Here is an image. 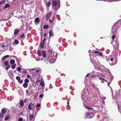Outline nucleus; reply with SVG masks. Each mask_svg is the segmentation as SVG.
<instances>
[{"label": "nucleus", "mask_w": 121, "mask_h": 121, "mask_svg": "<svg viewBox=\"0 0 121 121\" xmlns=\"http://www.w3.org/2000/svg\"><path fill=\"white\" fill-rule=\"evenodd\" d=\"M15 63V61L14 60H11L10 61V63L11 64H13Z\"/></svg>", "instance_id": "f3484780"}, {"label": "nucleus", "mask_w": 121, "mask_h": 121, "mask_svg": "<svg viewBox=\"0 0 121 121\" xmlns=\"http://www.w3.org/2000/svg\"><path fill=\"white\" fill-rule=\"evenodd\" d=\"M26 94H28V92H29L28 90H26Z\"/></svg>", "instance_id": "de8ad7c7"}, {"label": "nucleus", "mask_w": 121, "mask_h": 121, "mask_svg": "<svg viewBox=\"0 0 121 121\" xmlns=\"http://www.w3.org/2000/svg\"><path fill=\"white\" fill-rule=\"evenodd\" d=\"M33 104L32 103H30L28 105V109L29 110H31L32 109V106H33Z\"/></svg>", "instance_id": "0eeeda50"}, {"label": "nucleus", "mask_w": 121, "mask_h": 121, "mask_svg": "<svg viewBox=\"0 0 121 121\" xmlns=\"http://www.w3.org/2000/svg\"><path fill=\"white\" fill-rule=\"evenodd\" d=\"M14 43L16 44H17L19 42L18 40H16L14 41Z\"/></svg>", "instance_id": "2f4dec72"}, {"label": "nucleus", "mask_w": 121, "mask_h": 121, "mask_svg": "<svg viewBox=\"0 0 121 121\" xmlns=\"http://www.w3.org/2000/svg\"><path fill=\"white\" fill-rule=\"evenodd\" d=\"M43 60V59H42V58H41V60Z\"/></svg>", "instance_id": "774afa93"}, {"label": "nucleus", "mask_w": 121, "mask_h": 121, "mask_svg": "<svg viewBox=\"0 0 121 121\" xmlns=\"http://www.w3.org/2000/svg\"><path fill=\"white\" fill-rule=\"evenodd\" d=\"M40 71V69H37L35 70V71L37 73L39 72Z\"/></svg>", "instance_id": "bb28decb"}, {"label": "nucleus", "mask_w": 121, "mask_h": 121, "mask_svg": "<svg viewBox=\"0 0 121 121\" xmlns=\"http://www.w3.org/2000/svg\"><path fill=\"white\" fill-rule=\"evenodd\" d=\"M67 104H68V105L69 104V101H68L67 102Z\"/></svg>", "instance_id": "0e129e2a"}, {"label": "nucleus", "mask_w": 121, "mask_h": 121, "mask_svg": "<svg viewBox=\"0 0 121 121\" xmlns=\"http://www.w3.org/2000/svg\"><path fill=\"white\" fill-rule=\"evenodd\" d=\"M35 21L36 22H38L39 21V19L38 17H37L35 19Z\"/></svg>", "instance_id": "6ab92c4d"}, {"label": "nucleus", "mask_w": 121, "mask_h": 121, "mask_svg": "<svg viewBox=\"0 0 121 121\" xmlns=\"http://www.w3.org/2000/svg\"><path fill=\"white\" fill-rule=\"evenodd\" d=\"M6 110L4 108H3L1 110V112L2 113L4 114L6 113Z\"/></svg>", "instance_id": "9b49d317"}, {"label": "nucleus", "mask_w": 121, "mask_h": 121, "mask_svg": "<svg viewBox=\"0 0 121 121\" xmlns=\"http://www.w3.org/2000/svg\"><path fill=\"white\" fill-rule=\"evenodd\" d=\"M86 108L88 109H91V108H90L89 107H86Z\"/></svg>", "instance_id": "49530a36"}, {"label": "nucleus", "mask_w": 121, "mask_h": 121, "mask_svg": "<svg viewBox=\"0 0 121 121\" xmlns=\"http://www.w3.org/2000/svg\"><path fill=\"white\" fill-rule=\"evenodd\" d=\"M43 96V94H41L39 95V96L40 98H42Z\"/></svg>", "instance_id": "e433bc0d"}, {"label": "nucleus", "mask_w": 121, "mask_h": 121, "mask_svg": "<svg viewBox=\"0 0 121 121\" xmlns=\"http://www.w3.org/2000/svg\"><path fill=\"white\" fill-rule=\"evenodd\" d=\"M44 45L43 43L41 42L40 43V47L41 48L43 47Z\"/></svg>", "instance_id": "a878e982"}, {"label": "nucleus", "mask_w": 121, "mask_h": 121, "mask_svg": "<svg viewBox=\"0 0 121 121\" xmlns=\"http://www.w3.org/2000/svg\"><path fill=\"white\" fill-rule=\"evenodd\" d=\"M46 33H44L43 34L44 35H46Z\"/></svg>", "instance_id": "69168bd1"}, {"label": "nucleus", "mask_w": 121, "mask_h": 121, "mask_svg": "<svg viewBox=\"0 0 121 121\" xmlns=\"http://www.w3.org/2000/svg\"><path fill=\"white\" fill-rule=\"evenodd\" d=\"M16 79L18 81L19 83L22 84L23 83V80H21L20 77V76H17L16 77Z\"/></svg>", "instance_id": "7ed1b4c3"}, {"label": "nucleus", "mask_w": 121, "mask_h": 121, "mask_svg": "<svg viewBox=\"0 0 121 121\" xmlns=\"http://www.w3.org/2000/svg\"><path fill=\"white\" fill-rule=\"evenodd\" d=\"M38 55L39 56H41V52L39 50H38Z\"/></svg>", "instance_id": "2eb2a0df"}, {"label": "nucleus", "mask_w": 121, "mask_h": 121, "mask_svg": "<svg viewBox=\"0 0 121 121\" xmlns=\"http://www.w3.org/2000/svg\"><path fill=\"white\" fill-rule=\"evenodd\" d=\"M27 77L28 78H30L31 77V76L30 75H28L27 76Z\"/></svg>", "instance_id": "a19ab883"}, {"label": "nucleus", "mask_w": 121, "mask_h": 121, "mask_svg": "<svg viewBox=\"0 0 121 121\" xmlns=\"http://www.w3.org/2000/svg\"><path fill=\"white\" fill-rule=\"evenodd\" d=\"M5 0H3L1 1L0 2V4L2 5L4 4Z\"/></svg>", "instance_id": "4be33fe9"}, {"label": "nucleus", "mask_w": 121, "mask_h": 121, "mask_svg": "<svg viewBox=\"0 0 121 121\" xmlns=\"http://www.w3.org/2000/svg\"><path fill=\"white\" fill-rule=\"evenodd\" d=\"M51 5V3L50 2L48 1L46 4L47 6L48 7H49Z\"/></svg>", "instance_id": "dca6fc26"}, {"label": "nucleus", "mask_w": 121, "mask_h": 121, "mask_svg": "<svg viewBox=\"0 0 121 121\" xmlns=\"http://www.w3.org/2000/svg\"><path fill=\"white\" fill-rule=\"evenodd\" d=\"M115 35H113L112 36V39L113 40L115 39Z\"/></svg>", "instance_id": "58836bf2"}, {"label": "nucleus", "mask_w": 121, "mask_h": 121, "mask_svg": "<svg viewBox=\"0 0 121 121\" xmlns=\"http://www.w3.org/2000/svg\"><path fill=\"white\" fill-rule=\"evenodd\" d=\"M42 56L44 58L46 57V54L45 51H43L42 52Z\"/></svg>", "instance_id": "39448f33"}, {"label": "nucleus", "mask_w": 121, "mask_h": 121, "mask_svg": "<svg viewBox=\"0 0 121 121\" xmlns=\"http://www.w3.org/2000/svg\"><path fill=\"white\" fill-rule=\"evenodd\" d=\"M57 4V3L56 1H54L53 2V5L54 6L56 5Z\"/></svg>", "instance_id": "4468645a"}, {"label": "nucleus", "mask_w": 121, "mask_h": 121, "mask_svg": "<svg viewBox=\"0 0 121 121\" xmlns=\"http://www.w3.org/2000/svg\"><path fill=\"white\" fill-rule=\"evenodd\" d=\"M23 118L22 117H21L19 118L18 120V121H22L23 120Z\"/></svg>", "instance_id": "72a5a7b5"}, {"label": "nucleus", "mask_w": 121, "mask_h": 121, "mask_svg": "<svg viewBox=\"0 0 121 121\" xmlns=\"http://www.w3.org/2000/svg\"><path fill=\"white\" fill-rule=\"evenodd\" d=\"M19 32V30L18 29H15L14 30V34L15 35H17Z\"/></svg>", "instance_id": "6e6552de"}, {"label": "nucleus", "mask_w": 121, "mask_h": 121, "mask_svg": "<svg viewBox=\"0 0 121 121\" xmlns=\"http://www.w3.org/2000/svg\"><path fill=\"white\" fill-rule=\"evenodd\" d=\"M95 76L94 75H92L91 76V78H93L94 77V76Z\"/></svg>", "instance_id": "13d9d810"}, {"label": "nucleus", "mask_w": 121, "mask_h": 121, "mask_svg": "<svg viewBox=\"0 0 121 121\" xmlns=\"http://www.w3.org/2000/svg\"><path fill=\"white\" fill-rule=\"evenodd\" d=\"M45 38H44L43 39V42H44V41H45Z\"/></svg>", "instance_id": "4d7b16f0"}, {"label": "nucleus", "mask_w": 121, "mask_h": 121, "mask_svg": "<svg viewBox=\"0 0 121 121\" xmlns=\"http://www.w3.org/2000/svg\"><path fill=\"white\" fill-rule=\"evenodd\" d=\"M99 52H98V51H95L94 52V53H99Z\"/></svg>", "instance_id": "864d4df0"}, {"label": "nucleus", "mask_w": 121, "mask_h": 121, "mask_svg": "<svg viewBox=\"0 0 121 121\" xmlns=\"http://www.w3.org/2000/svg\"><path fill=\"white\" fill-rule=\"evenodd\" d=\"M69 99L68 98H67L66 99V100H67L68 101ZM69 100L70 99V98H69Z\"/></svg>", "instance_id": "052dcab7"}, {"label": "nucleus", "mask_w": 121, "mask_h": 121, "mask_svg": "<svg viewBox=\"0 0 121 121\" xmlns=\"http://www.w3.org/2000/svg\"><path fill=\"white\" fill-rule=\"evenodd\" d=\"M104 121H107V119L106 118H105L104 120Z\"/></svg>", "instance_id": "8fccbe9b"}, {"label": "nucleus", "mask_w": 121, "mask_h": 121, "mask_svg": "<svg viewBox=\"0 0 121 121\" xmlns=\"http://www.w3.org/2000/svg\"><path fill=\"white\" fill-rule=\"evenodd\" d=\"M29 120L30 121H34L35 117L34 114L29 115Z\"/></svg>", "instance_id": "20e7f679"}, {"label": "nucleus", "mask_w": 121, "mask_h": 121, "mask_svg": "<svg viewBox=\"0 0 121 121\" xmlns=\"http://www.w3.org/2000/svg\"><path fill=\"white\" fill-rule=\"evenodd\" d=\"M40 104H38L36 105V107H40Z\"/></svg>", "instance_id": "4c0bfd02"}, {"label": "nucleus", "mask_w": 121, "mask_h": 121, "mask_svg": "<svg viewBox=\"0 0 121 121\" xmlns=\"http://www.w3.org/2000/svg\"><path fill=\"white\" fill-rule=\"evenodd\" d=\"M99 53L98 54L99 55H100V56H102V54L101 53L99 52V53Z\"/></svg>", "instance_id": "ea45409f"}, {"label": "nucleus", "mask_w": 121, "mask_h": 121, "mask_svg": "<svg viewBox=\"0 0 121 121\" xmlns=\"http://www.w3.org/2000/svg\"><path fill=\"white\" fill-rule=\"evenodd\" d=\"M50 14L49 13H47L46 15V17L47 18H49L50 17Z\"/></svg>", "instance_id": "aec40b11"}, {"label": "nucleus", "mask_w": 121, "mask_h": 121, "mask_svg": "<svg viewBox=\"0 0 121 121\" xmlns=\"http://www.w3.org/2000/svg\"><path fill=\"white\" fill-rule=\"evenodd\" d=\"M91 62L95 65L99 63L98 60L96 57L95 56H92L91 58Z\"/></svg>", "instance_id": "f257e3e1"}, {"label": "nucleus", "mask_w": 121, "mask_h": 121, "mask_svg": "<svg viewBox=\"0 0 121 121\" xmlns=\"http://www.w3.org/2000/svg\"><path fill=\"white\" fill-rule=\"evenodd\" d=\"M57 56V54H56V55L55 56V58L56 59Z\"/></svg>", "instance_id": "09e8293b"}, {"label": "nucleus", "mask_w": 121, "mask_h": 121, "mask_svg": "<svg viewBox=\"0 0 121 121\" xmlns=\"http://www.w3.org/2000/svg\"><path fill=\"white\" fill-rule=\"evenodd\" d=\"M27 100L26 99H25L24 100V102H25L26 103L27 102Z\"/></svg>", "instance_id": "37998d69"}, {"label": "nucleus", "mask_w": 121, "mask_h": 121, "mask_svg": "<svg viewBox=\"0 0 121 121\" xmlns=\"http://www.w3.org/2000/svg\"><path fill=\"white\" fill-rule=\"evenodd\" d=\"M9 56V55H7L5 56L3 58V60H4L6 58H7Z\"/></svg>", "instance_id": "cd10ccee"}, {"label": "nucleus", "mask_w": 121, "mask_h": 121, "mask_svg": "<svg viewBox=\"0 0 121 121\" xmlns=\"http://www.w3.org/2000/svg\"><path fill=\"white\" fill-rule=\"evenodd\" d=\"M10 65H9L7 66V67L6 68V69L7 70L9 69V68H10Z\"/></svg>", "instance_id": "c9c22d12"}, {"label": "nucleus", "mask_w": 121, "mask_h": 121, "mask_svg": "<svg viewBox=\"0 0 121 121\" xmlns=\"http://www.w3.org/2000/svg\"><path fill=\"white\" fill-rule=\"evenodd\" d=\"M41 81H43V80L42 78V77H41Z\"/></svg>", "instance_id": "603ef678"}, {"label": "nucleus", "mask_w": 121, "mask_h": 121, "mask_svg": "<svg viewBox=\"0 0 121 121\" xmlns=\"http://www.w3.org/2000/svg\"><path fill=\"white\" fill-rule=\"evenodd\" d=\"M115 28V26H113L112 27V32L113 33V34H114V31H115V30H114V29Z\"/></svg>", "instance_id": "c85d7f7f"}, {"label": "nucleus", "mask_w": 121, "mask_h": 121, "mask_svg": "<svg viewBox=\"0 0 121 121\" xmlns=\"http://www.w3.org/2000/svg\"><path fill=\"white\" fill-rule=\"evenodd\" d=\"M4 64L6 66H7L9 64L8 62L7 61L5 62L4 63Z\"/></svg>", "instance_id": "473e14b6"}, {"label": "nucleus", "mask_w": 121, "mask_h": 121, "mask_svg": "<svg viewBox=\"0 0 121 121\" xmlns=\"http://www.w3.org/2000/svg\"><path fill=\"white\" fill-rule=\"evenodd\" d=\"M54 16H53V18H52L53 21V19H54Z\"/></svg>", "instance_id": "338daca9"}, {"label": "nucleus", "mask_w": 121, "mask_h": 121, "mask_svg": "<svg viewBox=\"0 0 121 121\" xmlns=\"http://www.w3.org/2000/svg\"><path fill=\"white\" fill-rule=\"evenodd\" d=\"M87 117L91 118L94 116V114L93 113H90L89 112H87L86 114Z\"/></svg>", "instance_id": "f03ea898"}, {"label": "nucleus", "mask_w": 121, "mask_h": 121, "mask_svg": "<svg viewBox=\"0 0 121 121\" xmlns=\"http://www.w3.org/2000/svg\"><path fill=\"white\" fill-rule=\"evenodd\" d=\"M24 82L26 83L27 82L28 83L29 82V80L27 79H26L24 80Z\"/></svg>", "instance_id": "7c9ffc66"}, {"label": "nucleus", "mask_w": 121, "mask_h": 121, "mask_svg": "<svg viewBox=\"0 0 121 121\" xmlns=\"http://www.w3.org/2000/svg\"><path fill=\"white\" fill-rule=\"evenodd\" d=\"M20 114L22 115H23L24 114L23 111H22L21 112Z\"/></svg>", "instance_id": "a18cd8bd"}, {"label": "nucleus", "mask_w": 121, "mask_h": 121, "mask_svg": "<svg viewBox=\"0 0 121 121\" xmlns=\"http://www.w3.org/2000/svg\"><path fill=\"white\" fill-rule=\"evenodd\" d=\"M3 115L2 114L0 113V117H3Z\"/></svg>", "instance_id": "79ce46f5"}, {"label": "nucleus", "mask_w": 121, "mask_h": 121, "mask_svg": "<svg viewBox=\"0 0 121 121\" xmlns=\"http://www.w3.org/2000/svg\"><path fill=\"white\" fill-rule=\"evenodd\" d=\"M10 7V6L9 4H5V6L4 7V8L5 9L7 8H9Z\"/></svg>", "instance_id": "f8f14e48"}, {"label": "nucleus", "mask_w": 121, "mask_h": 121, "mask_svg": "<svg viewBox=\"0 0 121 121\" xmlns=\"http://www.w3.org/2000/svg\"><path fill=\"white\" fill-rule=\"evenodd\" d=\"M107 60L110 63L112 62H113V58L110 57H108L107 59Z\"/></svg>", "instance_id": "423d86ee"}, {"label": "nucleus", "mask_w": 121, "mask_h": 121, "mask_svg": "<svg viewBox=\"0 0 121 121\" xmlns=\"http://www.w3.org/2000/svg\"><path fill=\"white\" fill-rule=\"evenodd\" d=\"M49 36H51L52 35L53 33V31L52 30H50L49 32Z\"/></svg>", "instance_id": "9d476101"}, {"label": "nucleus", "mask_w": 121, "mask_h": 121, "mask_svg": "<svg viewBox=\"0 0 121 121\" xmlns=\"http://www.w3.org/2000/svg\"><path fill=\"white\" fill-rule=\"evenodd\" d=\"M40 85L43 87H44V84L43 82H41L40 83Z\"/></svg>", "instance_id": "393cba45"}, {"label": "nucleus", "mask_w": 121, "mask_h": 121, "mask_svg": "<svg viewBox=\"0 0 121 121\" xmlns=\"http://www.w3.org/2000/svg\"><path fill=\"white\" fill-rule=\"evenodd\" d=\"M43 28L44 29H47L48 28V26L47 25H44L43 26Z\"/></svg>", "instance_id": "5701e85b"}, {"label": "nucleus", "mask_w": 121, "mask_h": 121, "mask_svg": "<svg viewBox=\"0 0 121 121\" xmlns=\"http://www.w3.org/2000/svg\"><path fill=\"white\" fill-rule=\"evenodd\" d=\"M28 84L26 83H25L23 85V86L25 88H26L28 86Z\"/></svg>", "instance_id": "ddd939ff"}, {"label": "nucleus", "mask_w": 121, "mask_h": 121, "mask_svg": "<svg viewBox=\"0 0 121 121\" xmlns=\"http://www.w3.org/2000/svg\"><path fill=\"white\" fill-rule=\"evenodd\" d=\"M20 106L21 107H22L24 106V103L23 100H21L20 102Z\"/></svg>", "instance_id": "1a4fd4ad"}, {"label": "nucleus", "mask_w": 121, "mask_h": 121, "mask_svg": "<svg viewBox=\"0 0 121 121\" xmlns=\"http://www.w3.org/2000/svg\"><path fill=\"white\" fill-rule=\"evenodd\" d=\"M103 103L104 104H105V102H104V100H103Z\"/></svg>", "instance_id": "680f3d73"}, {"label": "nucleus", "mask_w": 121, "mask_h": 121, "mask_svg": "<svg viewBox=\"0 0 121 121\" xmlns=\"http://www.w3.org/2000/svg\"><path fill=\"white\" fill-rule=\"evenodd\" d=\"M49 21L51 22H52V20H51V19H49Z\"/></svg>", "instance_id": "5fc2aeb1"}, {"label": "nucleus", "mask_w": 121, "mask_h": 121, "mask_svg": "<svg viewBox=\"0 0 121 121\" xmlns=\"http://www.w3.org/2000/svg\"><path fill=\"white\" fill-rule=\"evenodd\" d=\"M116 45H117V47L119 45V43L118 42H117Z\"/></svg>", "instance_id": "c03bdc74"}, {"label": "nucleus", "mask_w": 121, "mask_h": 121, "mask_svg": "<svg viewBox=\"0 0 121 121\" xmlns=\"http://www.w3.org/2000/svg\"><path fill=\"white\" fill-rule=\"evenodd\" d=\"M16 66V64H14L12 65L11 67L13 69H14L15 68Z\"/></svg>", "instance_id": "412c9836"}, {"label": "nucleus", "mask_w": 121, "mask_h": 121, "mask_svg": "<svg viewBox=\"0 0 121 121\" xmlns=\"http://www.w3.org/2000/svg\"><path fill=\"white\" fill-rule=\"evenodd\" d=\"M37 81H38V82H39V79H37Z\"/></svg>", "instance_id": "e2e57ef3"}, {"label": "nucleus", "mask_w": 121, "mask_h": 121, "mask_svg": "<svg viewBox=\"0 0 121 121\" xmlns=\"http://www.w3.org/2000/svg\"><path fill=\"white\" fill-rule=\"evenodd\" d=\"M24 34H23L21 35L20 37L21 38H24Z\"/></svg>", "instance_id": "f704fd0d"}, {"label": "nucleus", "mask_w": 121, "mask_h": 121, "mask_svg": "<svg viewBox=\"0 0 121 121\" xmlns=\"http://www.w3.org/2000/svg\"><path fill=\"white\" fill-rule=\"evenodd\" d=\"M103 99H106V97H103Z\"/></svg>", "instance_id": "bf43d9fd"}, {"label": "nucleus", "mask_w": 121, "mask_h": 121, "mask_svg": "<svg viewBox=\"0 0 121 121\" xmlns=\"http://www.w3.org/2000/svg\"><path fill=\"white\" fill-rule=\"evenodd\" d=\"M89 73H88L86 75V76L87 77H88V76H89Z\"/></svg>", "instance_id": "6e6d98bb"}, {"label": "nucleus", "mask_w": 121, "mask_h": 121, "mask_svg": "<svg viewBox=\"0 0 121 121\" xmlns=\"http://www.w3.org/2000/svg\"><path fill=\"white\" fill-rule=\"evenodd\" d=\"M7 47L8 48L9 47L11 48V44H10V43H7Z\"/></svg>", "instance_id": "b1692460"}, {"label": "nucleus", "mask_w": 121, "mask_h": 121, "mask_svg": "<svg viewBox=\"0 0 121 121\" xmlns=\"http://www.w3.org/2000/svg\"><path fill=\"white\" fill-rule=\"evenodd\" d=\"M17 70L18 71H21V69L20 67H18L17 68Z\"/></svg>", "instance_id": "c756f323"}, {"label": "nucleus", "mask_w": 121, "mask_h": 121, "mask_svg": "<svg viewBox=\"0 0 121 121\" xmlns=\"http://www.w3.org/2000/svg\"><path fill=\"white\" fill-rule=\"evenodd\" d=\"M5 46L4 45H3L2 46V48H4Z\"/></svg>", "instance_id": "3c124183"}, {"label": "nucleus", "mask_w": 121, "mask_h": 121, "mask_svg": "<svg viewBox=\"0 0 121 121\" xmlns=\"http://www.w3.org/2000/svg\"><path fill=\"white\" fill-rule=\"evenodd\" d=\"M9 115H7L5 117V119H4L5 120H7L9 119Z\"/></svg>", "instance_id": "a211bd4d"}]
</instances>
